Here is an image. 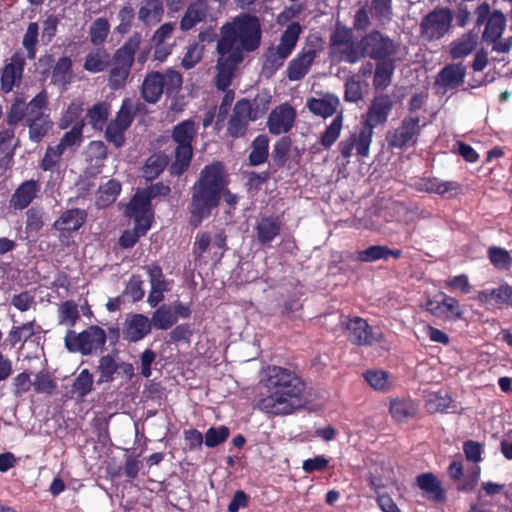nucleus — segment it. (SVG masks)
Listing matches in <instances>:
<instances>
[{"label":"nucleus","instance_id":"f257e3e1","mask_svg":"<svg viewBox=\"0 0 512 512\" xmlns=\"http://www.w3.org/2000/svg\"><path fill=\"white\" fill-rule=\"evenodd\" d=\"M261 25L257 17L242 14L221 28L217 43L216 84L225 90L231 83L234 70L244 59V53L256 50L261 42Z\"/></svg>","mask_w":512,"mask_h":512},{"label":"nucleus","instance_id":"f03ea898","mask_svg":"<svg viewBox=\"0 0 512 512\" xmlns=\"http://www.w3.org/2000/svg\"><path fill=\"white\" fill-rule=\"evenodd\" d=\"M266 395L259 399L257 408L267 414L288 415L304 404V382L293 371L268 367L263 379Z\"/></svg>","mask_w":512,"mask_h":512},{"label":"nucleus","instance_id":"7ed1b4c3","mask_svg":"<svg viewBox=\"0 0 512 512\" xmlns=\"http://www.w3.org/2000/svg\"><path fill=\"white\" fill-rule=\"evenodd\" d=\"M225 173L220 163L206 166L193 186L191 199V222L199 225L218 206L221 195L229 205L237 203V196L225 191Z\"/></svg>","mask_w":512,"mask_h":512},{"label":"nucleus","instance_id":"20e7f679","mask_svg":"<svg viewBox=\"0 0 512 512\" xmlns=\"http://www.w3.org/2000/svg\"><path fill=\"white\" fill-rule=\"evenodd\" d=\"M152 190L138 191L126 207V215L134 221V229L126 230L119 239V244L124 248L132 247L138 239L145 235L152 223V211L150 198Z\"/></svg>","mask_w":512,"mask_h":512},{"label":"nucleus","instance_id":"39448f33","mask_svg":"<svg viewBox=\"0 0 512 512\" xmlns=\"http://www.w3.org/2000/svg\"><path fill=\"white\" fill-rule=\"evenodd\" d=\"M64 342L70 352H80L83 355H89L103 348L106 343V332L96 325L88 327L81 333H76L69 329Z\"/></svg>","mask_w":512,"mask_h":512},{"label":"nucleus","instance_id":"423d86ee","mask_svg":"<svg viewBox=\"0 0 512 512\" xmlns=\"http://www.w3.org/2000/svg\"><path fill=\"white\" fill-rule=\"evenodd\" d=\"M195 135L196 126L192 120L182 121L174 127L172 138L177 143L175 162L171 167L174 173L181 174L189 166L193 151L191 144Z\"/></svg>","mask_w":512,"mask_h":512},{"label":"nucleus","instance_id":"0eeeda50","mask_svg":"<svg viewBox=\"0 0 512 512\" xmlns=\"http://www.w3.org/2000/svg\"><path fill=\"white\" fill-rule=\"evenodd\" d=\"M140 41L141 37L139 35H134L117 51L109 79L110 86L113 89H118L124 85L134 60V54L140 45Z\"/></svg>","mask_w":512,"mask_h":512},{"label":"nucleus","instance_id":"6e6552de","mask_svg":"<svg viewBox=\"0 0 512 512\" xmlns=\"http://www.w3.org/2000/svg\"><path fill=\"white\" fill-rule=\"evenodd\" d=\"M331 53L340 61L357 62L363 56L361 43L353 41L352 30L338 25L331 36Z\"/></svg>","mask_w":512,"mask_h":512},{"label":"nucleus","instance_id":"1a4fd4ad","mask_svg":"<svg viewBox=\"0 0 512 512\" xmlns=\"http://www.w3.org/2000/svg\"><path fill=\"white\" fill-rule=\"evenodd\" d=\"M133 108L132 101L125 99L115 119L111 120L106 127L105 137L116 147H121L125 142L124 133L133 121Z\"/></svg>","mask_w":512,"mask_h":512},{"label":"nucleus","instance_id":"9d476101","mask_svg":"<svg viewBox=\"0 0 512 512\" xmlns=\"http://www.w3.org/2000/svg\"><path fill=\"white\" fill-rule=\"evenodd\" d=\"M420 131L419 118L417 116H407L398 128L388 133L386 139L389 146L404 148L416 143Z\"/></svg>","mask_w":512,"mask_h":512},{"label":"nucleus","instance_id":"9b49d317","mask_svg":"<svg viewBox=\"0 0 512 512\" xmlns=\"http://www.w3.org/2000/svg\"><path fill=\"white\" fill-rule=\"evenodd\" d=\"M452 14L448 9L434 10L421 22V33L428 40L441 38L450 28Z\"/></svg>","mask_w":512,"mask_h":512},{"label":"nucleus","instance_id":"f8f14e48","mask_svg":"<svg viewBox=\"0 0 512 512\" xmlns=\"http://www.w3.org/2000/svg\"><path fill=\"white\" fill-rule=\"evenodd\" d=\"M343 326L348 332V339L357 345H372L381 342L383 335L374 332L366 320L354 317L343 321Z\"/></svg>","mask_w":512,"mask_h":512},{"label":"nucleus","instance_id":"ddd939ff","mask_svg":"<svg viewBox=\"0 0 512 512\" xmlns=\"http://www.w3.org/2000/svg\"><path fill=\"white\" fill-rule=\"evenodd\" d=\"M363 55L366 53L373 59H384L396 51L395 43L379 32H372L361 41Z\"/></svg>","mask_w":512,"mask_h":512},{"label":"nucleus","instance_id":"4468645a","mask_svg":"<svg viewBox=\"0 0 512 512\" xmlns=\"http://www.w3.org/2000/svg\"><path fill=\"white\" fill-rule=\"evenodd\" d=\"M296 111L292 106L283 103L275 107L269 114L267 127L270 133L279 135L287 133L293 126Z\"/></svg>","mask_w":512,"mask_h":512},{"label":"nucleus","instance_id":"2eb2a0df","mask_svg":"<svg viewBox=\"0 0 512 512\" xmlns=\"http://www.w3.org/2000/svg\"><path fill=\"white\" fill-rule=\"evenodd\" d=\"M340 105L339 98L331 93H317L315 97H311L306 102L308 110L323 118L332 116Z\"/></svg>","mask_w":512,"mask_h":512},{"label":"nucleus","instance_id":"dca6fc26","mask_svg":"<svg viewBox=\"0 0 512 512\" xmlns=\"http://www.w3.org/2000/svg\"><path fill=\"white\" fill-rule=\"evenodd\" d=\"M370 485L378 493L377 503L383 512H393L398 509L393 499L387 494H381L380 489L394 484V474L391 469L385 470L384 478L372 473L369 479Z\"/></svg>","mask_w":512,"mask_h":512},{"label":"nucleus","instance_id":"f3484780","mask_svg":"<svg viewBox=\"0 0 512 512\" xmlns=\"http://www.w3.org/2000/svg\"><path fill=\"white\" fill-rule=\"evenodd\" d=\"M316 52L313 48L302 49L296 57H294L287 67V77L290 81H298L302 79L309 71Z\"/></svg>","mask_w":512,"mask_h":512},{"label":"nucleus","instance_id":"a211bd4d","mask_svg":"<svg viewBox=\"0 0 512 512\" xmlns=\"http://www.w3.org/2000/svg\"><path fill=\"white\" fill-rule=\"evenodd\" d=\"M392 109V100L388 95L376 96L367 112L366 127H374L384 123Z\"/></svg>","mask_w":512,"mask_h":512},{"label":"nucleus","instance_id":"6ab92c4d","mask_svg":"<svg viewBox=\"0 0 512 512\" xmlns=\"http://www.w3.org/2000/svg\"><path fill=\"white\" fill-rule=\"evenodd\" d=\"M86 213L80 209H71L65 211L54 223V228L60 232V239L64 238L71 232L77 231L85 222Z\"/></svg>","mask_w":512,"mask_h":512},{"label":"nucleus","instance_id":"aec40b11","mask_svg":"<svg viewBox=\"0 0 512 512\" xmlns=\"http://www.w3.org/2000/svg\"><path fill=\"white\" fill-rule=\"evenodd\" d=\"M414 186L418 191L435 193L441 196L455 195L460 189V185L457 182L442 181L438 178H422Z\"/></svg>","mask_w":512,"mask_h":512},{"label":"nucleus","instance_id":"412c9836","mask_svg":"<svg viewBox=\"0 0 512 512\" xmlns=\"http://www.w3.org/2000/svg\"><path fill=\"white\" fill-rule=\"evenodd\" d=\"M147 271L151 285L147 302L151 307H155L163 300L164 292L169 290V283L164 279L159 267L149 266Z\"/></svg>","mask_w":512,"mask_h":512},{"label":"nucleus","instance_id":"4be33fe9","mask_svg":"<svg viewBox=\"0 0 512 512\" xmlns=\"http://www.w3.org/2000/svg\"><path fill=\"white\" fill-rule=\"evenodd\" d=\"M151 321L142 314H134L126 319L124 335L129 341L136 342L144 338L151 330Z\"/></svg>","mask_w":512,"mask_h":512},{"label":"nucleus","instance_id":"5701e85b","mask_svg":"<svg viewBox=\"0 0 512 512\" xmlns=\"http://www.w3.org/2000/svg\"><path fill=\"white\" fill-rule=\"evenodd\" d=\"M98 371L100 373L98 383H102L112 381L113 375L118 371H122L128 377H131L134 369L131 364L118 363L114 357L106 355L99 360Z\"/></svg>","mask_w":512,"mask_h":512},{"label":"nucleus","instance_id":"b1692460","mask_svg":"<svg viewBox=\"0 0 512 512\" xmlns=\"http://www.w3.org/2000/svg\"><path fill=\"white\" fill-rule=\"evenodd\" d=\"M164 14L162 0H141L138 19L146 26L159 23Z\"/></svg>","mask_w":512,"mask_h":512},{"label":"nucleus","instance_id":"393cba45","mask_svg":"<svg viewBox=\"0 0 512 512\" xmlns=\"http://www.w3.org/2000/svg\"><path fill=\"white\" fill-rule=\"evenodd\" d=\"M23 65V59L15 55L12 57L11 62L4 67L1 77L2 90L4 92L12 91L14 86L20 83Z\"/></svg>","mask_w":512,"mask_h":512},{"label":"nucleus","instance_id":"a878e982","mask_svg":"<svg viewBox=\"0 0 512 512\" xmlns=\"http://www.w3.org/2000/svg\"><path fill=\"white\" fill-rule=\"evenodd\" d=\"M416 483L427 499L434 501H442L444 499L441 483L432 473L418 475Z\"/></svg>","mask_w":512,"mask_h":512},{"label":"nucleus","instance_id":"bb28decb","mask_svg":"<svg viewBox=\"0 0 512 512\" xmlns=\"http://www.w3.org/2000/svg\"><path fill=\"white\" fill-rule=\"evenodd\" d=\"M465 72L462 64L448 65L439 73L436 82L447 89L456 88L464 82Z\"/></svg>","mask_w":512,"mask_h":512},{"label":"nucleus","instance_id":"cd10ccee","mask_svg":"<svg viewBox=\"0 0 512 512\" xmlns=\"http://www.w3.org/2000/svg\"><path fill=\"white\" fill-rule=\"evenodd\" d=\"M38 184L35 180L23 182L14 192L11 198V205L15 209L26 208L36 196Z\"/></svg>","mask_w":512,"mask_h":512},{"label":"nucleus","instance_id":"c85d7f7f","mask_svg":"<svg viewBox=\"0 0 512 512\" xmlns=\"http://www.w3.org/2000/svg\"><path fill=\"white\" fill-rule=\"evenodd\" d=\"M164 91L161 73L147 75L142 85V96L149 103H156Z\"/></svg>","mask_w":512,"mask_h":512},{"label":"nucleus","instance_id":"c756f323","mask_svg":"<svg viewBox=\"0 0 512 512\" xmlns=\"http://www.w3.org/2000/svg\"><path fill=\"white\" fill-rule=\"evenodd\" d=\"M478 42V35L474 32H469L460 39L454 41L450 45V54L452 58H463L471 54Z\"/></svg>","mask_w":512,"mask_h":512},{"label":"nucleus","instance_id":"7c9ffc66","mask_svg":"<svg viewBox=\"0 0 512 512\" xmlns=\"http://www.w3.org/2000/svg\"><path fill=\"white\" fill-rule=\"evenodd\" d=\"M506 27V18L500 11H494L488 18L485 30L483 32V39L488 41H495L501 38Z\"/></svg>","mask_w":512,"mask_h":512},{"label":"nucleus","instance_id":"2f4dec72","mask_svg":"<svg viewBox=\"0 0 512 512\" xmlns=\"http://www.w3.org/2000/svg\"><path fill=\"white\" fill-rule=\"evenodd\" d=\"M257 238L260 243H270L280 232V223L276 218L265 217L256 226Z\"/></svg>","mask_w":512,"mask_h":512},{"label":"nucleus","instance_id":"473e14b6","mask_svg":"<svg viewBox=\"0 0 512 512\" xmlns=\"http://www.w3.org/2000/svg\"><path fill=\"white\" fill-rule=\"evenodd\" d=\"M363 376L368 385L376 391L387 392L393 386L390 374L384 370H368Z\"/></svg>","mask_w":512,"mask_h":512},{"label":"nucleus","instance_id":"72a5a7b5","mask_svg":"<svg viewBox=\"0 0 512 512\" xmlns=\"http://www.w3.org/2000/svg\"><path fill=\"white\" fill-rule=\"evenodd\" d=\"M72 61L67 57L60 58L52 72V82L61 88H66L73 79Z\"/></svg>","mask_w":512,"mask_h":512},{"label":"nucleus","instance_id":"f704fd0d","mask_svg":"<svg viewBox=\"0 0 512 512\" xmlns=\"http://www.w3.org/2000/svg\"><path fill=\"white\" fill-rule=\"evenodd\" d=\"M400 250H391L386 246L374 245L357 253V259L362 262H374L380 259H388L390 256L397 258Z\"/></svg>","mask_w":512,"mask_h":512},{"label":"nucleus","instance_id":"c9c22d12","mask_svg":"<svg viewBox=\"0 0 512 512\" xmlns=\"http://www.w3.org/2000/svg\"><path fill=\"white\" fill-rule=\"evenodd\" d=\"M40 331V326H38L35 321H29L20 326L13 327L6 341L10 344L11 347L16 346L20 342L27 341L30 337Z\"/></svg>","mask_w":512,"mask_h":512},{"label":"nucleus","instance_id":"e433bc0d","mask_svg":"<svg viewBox=\"0 0 512 512\" xmlns=\"http://www.w3.org/2000/svg\"><path fill=\"white\" fill-rule=\"evenodd\" d=\"M300 33L301 26L296 22L291 23L282 33L279 44L276 48L282 51L283 54L289 56L298 42Z\"/></svg>","mask_w":512,"mask_h":512},{"label":"nucleus","instance_id":"4c0bfd02","mask_svg":"<svg viewBox=\"0 0 512 512\" xmlns=\"http://www.w3.org/2000/svg\"><path fill=\"white\" fill-rule=\"evenodd\" d=\"M416 410L415 403L409 399H393L390 402V414L399 422L415 415Z\"/></svg>","mask_w":512,"mask_h":512},{"label":"nucleus","instance_id":"58836bf2","mask_svg":"<svg viewBox=\"0 0 512 512\" xmlns=\"http://www.w3.org/2000/svg\"><path fill=\"white\" fill-rule=\"evenodd\" d=\"M206 16V6L202 1L190 5L183 16L180 27L182 30H189Z\"/></svg>","mask_w":512,"mask_h":512},{"label":"nucleus","instance_id":"ea45409f","mask_svg":"<svg viewBox=\"0 0 512 512\" xmlns=\"http://www.w3.org/2000/svg\"><path fill=\"white\" fill-rule=\"evenodd\" d=\"M177 321V315L170 306H160L152 315L151 324L157 329L167 330Z\"/></svg>","mask_w":512,"mask_h":512},{"label":"nucleus","instance_id":"a19ab883","mask_svg":"<svg viewBox=\"0 0 512 512\" xmlns=\"http://www.w3.org/2000/svg\"><path fill=\"white\" fill-rule=\"evenodd\" d=\"M121 190V185L118 181L109 180L101 185L98 190L97 205L105 207L113 203Z\"/></svg>","mask_w":512,"mask_h":512},{"label":"nucleus","instance_id":"79ce46f5","mask_svg":"<svg viewBox=\"0 0 512 512\" xmlns=\"http://www.w3.org/2000/svg\"><path fill=\"white\" fill-rule=\"evenodd\" d=\"M441 297V315L448 320H458L462 317L463 311L457 299L445 293H440Z\"/></svg>","mask_w":512,"mask_h":512},{"label":"nucleus","instance_id":"37998d69","mask_svg":"<svg viewBox=\"0 0 512 512\" xmlns=\"http://www.w3.org/2000/svg\"><path fill=\"white\" fill-rule=\"evenodd\" d=\"M110 113V107L105 102H100L95 104L91 109H89L87 116L89 118V123L96 130H102L104 125L107 122L108 116Z\"/></svg>","mask_w":512,"mask_h":512},{"label":"nucleus","instance_id":"c03bdc74","mask_svg":"<svg viewBox=\"0 0 512 512\" xmlns=\"http://www.w3.org/2000/svg\"><path fill=\"white\" fill-rule=\"evenodd\" d=\"M26 122L29 126L30 139L39 142L50 130L52 122L48 116L40 118H27Z\"/></svg>","mask_w":512,"mask_h":512},{"label":"nucleus","instance_id":"a18cd8bd","mask_svg":"<svg viewBox=\"0 0 512 512\" xmlns=\"http://www.w3.org/2000/svg\"><path fill=\"white\" fill-rule=\"evenodd\" d=\"M269 140L266 135L257 136L252 142V151L249 159L252 165H259L266 161L268 156Z\"/></svg>","mask_w":512,"mask_h":512},{"label":"nucleus","instance_id":"49530a36","mask_svg":"<svg viewBox=\"0 0 512 512\" xmlns=\"http://www.w3.org/2000/svg\"><path fill=\"white\" fill-rule=\"evenodd\" d=\"M109 55L105 50L97 49L91 51L85 60L84 68L88 72L98 73L105 69L108 64Z\"/></svg>","mask_w":512,"mask_h":512},{"label":"nucleus","instance_id":"de8ad7c7","mask_svg":"<svg viewBox=\"0 0 512 512\" xmlns=\"http://www.w3.org/2000/svg\"><path fill=\"white\" fill-rule=\"evenodd\" d=\"M394 71V65L390 61H382L378 63L375 75H374V86L376 89H386L392 79Z\"/></svg>","mask_w":512,"mask_h":512},{"label":"nucleus","instance_id":"09e8293b","mask_svg":"<svg viewBox=\"0 0 512 512\" xmlns=\"http://www.w3.org/2000/svg\"><path fill=\"white\" fill-rule=\"evenodd\" d=\"M82 112V102L78 100L72 101L60 119L59 127L61 129H67L69 126H74L77 122H83V119L81 118Z\"/></svg>","mask_w":512,"mask_h":512},{"label":"nucleus","instance_id":"8fccbe9b","mask_svg":"<svg viewBox=\"0 0 512 512\" xmlns=\"http://www.w3.org/2000/svg\"><path fill=\"white\" fill-rule=\"evenodd\" d=\"M79 318L78 307L73 301H66L59 305L58 321L61 325L72 327Z\"/></svg>","mask_w":512,"mask_h":512},{"label":"nucleus","instance_id":"3c124183","mask_svg":"<svg viewBox=\"0 0 512 512\" xmlns=\"http://www.w3.org/2000/svg\"><path fill=\"white\" fill-rule=\"evenodd\" d=\"M342 127H343V113L340 112L337 114V116L334 118L332 123L327 127V129L323 133V135L321 137V144L326 148L331 147L338 139V137L341 133Z\"/></svg>","mask_w":512,"mask_h":512},{"label":"nucleus","instance_id":"603ef678","mask_svg":"<svg viewBox=\"0 0 512 512\" xmlns=\"http://www.w3.org/2000/svg\"><path fill=\"white\" fill-rule=\"evenodd\" d=\"M373 130L368 127H364L359 133L352 134V140L354 142V149L357 154L361 157H366L369 154V148L372 141Z\"/></svg>","mask_w":512,"mask_h":512},{"label":"nucleus","instance_id":"864d4df0","mask_svg":"<svg viewBox=\"0 0 512 512\" xmlns=\"http://www.w3.org/2000/svg\"><path fill=\"white\" fill-rule=\"evenodd\" d=\"M110 31V25L107 19L105 18H97L90 26L89 35L91 42L94 45L102 44Z\"/></svg>","mask_w":512,"mask_h":512},{"label":"nucleus","instance_id":"5fc2aeb1","mask_svg":"<svg viewBox=\"0 0 512 512\" xmlns=\"http://www.w3.org/2000/svg\"><path fill=\"white\" fill-rule=\"evenodd\" d=\"M84 122H77L72 128L66 132L61 138L58 146L65 152L66 149L79 146L82 142V130Z\"/></svg>","mask_w":512,"mask_h":512},{"label":"nucleus","instance_id":"6e6d98bb","mask_svg":"<svg viewBox=\"0 0 512 512\" xmlns=\"http://www.w3.org/2000/svg\"><path fill=\"white\" fill-rule=\"evenodd\" d=\"M451 403V398L446 393H432L428 395L426 408L431 413L445 412L450 408Z\"/></svg>","mask_w":512,"mask_h":512},{"label":"nucleus","instance_id":"4d7b16f0","mask_svg":"<svg viewBox=\"0 0 512 512\" xmlns=\"http://www.w3.org/2000/svg\"><path fill=\"white\" fill-rule=\"evenodd\" d=\"M167 165V159L163 155L154 154L150 156L143 168V175L147 179H153L157 177Z\"/></svg>","mask_w":512,"mask_h":512},{"label":"nucleus","instance_id":"13d9d810","mask_svg":"<svg viewBox=\"0 0 512 512\" xmlns=\"http://www.w3.org/2000/svg\"><path fill=\"white\" fill-rule=\"evenodd\" d=\"M93 375L88 369H83L76 377L73 384V392L79 397H84L92 391Z\"/></svg>","mask_w":512,"mask_h":512},{"label":"nucleus","instance_id":"bf43d9fd","mask_svg":"<svg viewBox=\"0 0 512 512\" xmlns=\"http://www.w3.org/2000/svg\"><path fill=\"white\" fill-rule=\"evenodd\" d=\"M366 86L357 76L350 77L345 84V100L357 102L363 97V88Z\"/></svg>","mask_w":512,"mask_h":512},{"label":"nucleus","instance_id":"052dcab7","mask_svg":"<svg viewBox=\"0 0 512 512\" xmlns=\"http://www.w3.org/2000/svg\"><path fill=\"white\" fill-rule=\"evenodd\" d=\"M488 257L491 263L501 270L508 269L512 262L509 252L500 247H490L488 249Z\"/></svg>","mask_w":512,"mask_h":512},{"label":"nucleus","instance_id":"680f3d73","mask_svg":"<svg viewBox=\"0 0 512 512\" xmlns=\"http://www.w3.org/2000/svg\"><path fill=\"white\" fill-rule=\"evenodd\" d=\"M47 104V94L42 91L36 95L27 105L25 118H40L45 117L43 109Z\"/></svg>","mask_w":512,"mask_h":512},{"label":"nucleus","instance_id":"e2e57ef3","mask_svg":"<svg viewBox=\"0 0 512 512\" xmlns=\"http://www.w3.org/2000/svg\"><path fill=\"white\" fill-rule=\"evenodd\" d=\"M39 27L38 24L33 22L28 25L27 31L23 37V47L27 50L28 58L35 57V45L38 41Z\"/></svg>","mask_w":512,"mask_h":512},{"label":"nucleus","instance_id":"0e129e2a","mask_svg":"<svg viewBox=\"0 0 512 512\" xmlns=\"http://www.w3.org/2000/svg\"><path fill=\"white\" fill-rule=\"evenodd\" d=\"M271 95L267 91H262L256 95L251 102V108L254 118H261L268 110L271 104Z\"/></svg>","mask_w":512,"mask_h":512},{"label":"nucleus","instance_id":"69168bd1","mask_svg":"<svg viewBox=\"0 0 512 512\" xmlns=\"http://www.w3.org/2000/svg\"><path fill=\"white\" fill-rule=\"evenodd\" d=\"M287 55L283 54L282 51L275 47H270L265 53V69H269L271 72L276 71L280 68L284 61L287 59Z\"/></svg>","mask_w":512,"mask_h":512},{"label":"nucleus","instance_id":"338daca9","mask_svg":"<svg viewBox=\"0 0 512 512\" xmlns=\"http://www.w3.org/2000/svg\"><path fill=\"white\" fill-rule=\"evenodd\" d=\"M229 433V429L226 426L211 427L205 434V445L207 447H215L223 443L228 438Z\"/></svg>","mask_w":512,"mask_h":512},{"label":"nucleus","instance_id":"774afa93","mask_svg":"<svg viewBox=\"0 0 512 512\" xmlns=\"http://www.w3.org/2000/svg\"><path fill=\"white\" fill-rule=\"evenodd\" d=\"M64 151L56 145L55 147H48L41 162V168L45 171H51L58 166L61 156Z\"/></svg>","mask_w":512,"mask_h":512}]
</instances>
